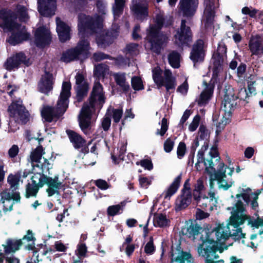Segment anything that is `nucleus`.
<instances>
[{
  "label": "nucleus",
  "instance_id": "1",
  "mask_svg": "<svg viewBox=\"0 0 263 263\" xmlns=\"http://www.w3.org/2000/svg\"><path fill=\"white\" fill-rule=\"evenodd\" d=\"M235 208L234 212L231 211L229 222L225 225L219 224L214 231H210L204 229L201 231V240L202 243L198 247L199 255L205 258L206 263H223L222 260L215 261L218 258L216 251L218 248V241L222 242L227 239L230 236L236 240L244 238L245 234L242 232L239 227L243 224L246 216L239 215ZM231 263H242L240 259L237 260L235 257H231Z\"/></svg>",
  "mask_w": 263,
  "mask_h": 263
},
{
  "label": "nucleus",
  "instance_id": "2",
  "mask_svg": "<svg viewBox=\"0 0 263 263\" xmlns=\"http://www.w3.org/2000/svg\"><path fill=\"white\" fill-rule=\"evenodd\" d=\"M102 16H96L92 18L90 16L81 13L78 16L79 35L81 40L77 46L64 52L62 57V61L68 63L73 60L85 58L90 49L89 43L85 35L95 32L97 34L96 41L98 46L105 47L111 44L114 35L103 29Z\"/></svg>",
  "mask_w": 263,
  "mask_h": 263
},
{
  "label": "nucleus",
  "instance_id": "3",
  "mask_svg": "<svg viewBox=\"0 0 263 263\" xmlns=\"http://www.w3.org/2000/svg\"><path fill=\"white\" fill-rule=\"evenodd\" d=\"M44 154L43 148L41 146L36 147L31 153L30 159L33 170H35V167H39L40 172L34 173L27 184L25 195L27 198L36 196L39 189L45 184L48 185L47 192L49 196L57 193L61 186V183L58 181V177L52 179L43 174V170H49L50 165L48 160L43 157Z\"/></svg>",
  "mask_w": 263,
  "mask_h": 263
},
{
  "label": "nucleus",
  "instance_id": "4",
  "mask_svg": "<svg viewBox=\"0 0 263 263\" xmlns=\"http://www.w3.org/2000/svg\"><path fill=\"white\" fill-rule=\"evenodd\" d=\"M13 13L12 16L10 11L3 10L0 11V17L3 19L5 27L11 32V35L7 41L11 45H15L27 40L29 37L25 27L17 24L12 18H18L21 21H27L29 19L27 5L17 4Z\"/></svg>",
  "mask_w": 263,
  "mask_h": 263
},
{
  "label": "nucleus",
  "instance_id": "5",
  "mask_svg": "<svg viewBox=\"0 0 263 263\" xmlns=\"http://www.w3.org/2000/svg\"><path fill=\"white\" fill-rule=\"evenodd\" d=\"M105 102L102 86L99 82H96L89 102L84 104L79 116V125L85 134L91 133V123L96 118L95 111L97 109L100 110Z\"/></svg>",
  "mask_w": 263,
  "mask_h": 263
},
{
  "label": "nucleus",
  "instance_id": "6",
  "mask_svg": "<svg viewBox=\"0 0 263 263\" xmlns=\"http://www.w3.org/2000/svg\"><path fill=\"white\" fill-rule=\"evenodd\" d=\"M236 201L234 205L232 207H229L227 210H231L234 212L235 208H237L236 212L239 215L246 216V219H244L243 223L245 221L248 222L249 225L253 227H258L263 223L262 219L258 217L256 220H253L251 217L246 213V206L250 202L251 206L252 209L256 210L258 206L257 201L258 199V194L253 193L249 187H239L238 189V193L236 195Z\"/></svg>",
  "mask_w": 263,
  "mask_h": 263
},
{
  "label": "nucleus",
  "instance_id": "7",
  "mask_svg": "<svg viewBox=\"0 0 263 263\" xmlns=\"http://www.w3.org/2000/svg\"><path fill=\"white\" fill-rule=\"evenodd\" d=\"M226 57V48L223 46H219L217 48L216 52L213 54L212 61L213 64V77L211 81L213 83L207 85L206 83L203 82L206 86L204 90L201 93L199 99L197 100L198 104L200 105H204L211 99L214 89V83L217 77L220 76L223 71V63Z\"/></svg>",
  "mask_w": 263,
  "mask_h": 263
},
{
  "label": "nucleus",
  "instance_id": "8",
  "mask_svg": "<svg viewBox=\"0 0 263 263\" xmlns=\"http://www.w3.org/2000/svg\"><path fill=\"white\" fill-rule=\"evenodd\" d=\"M70 89V83L68 82H63L56 108L45 106L42 110V115L45 121L48 122L55 121L64 114L68 106Z\"/></svg>",
  "mask_w": 263,
  "mask_h": 263
},
{
  "label": "nucleus",
  "instance_id": "9",
  "mask_svg": "<svg viewBox=\"0 0 263 263\" xmlns=\"http://www.w3.org/2000/svg\"><path fill=\"white\" fill-rule=\"evenodd\" d=\"M163 23V14L160 13L156 16L155 24L151 25L147 30V42L145 45V48L157 54L160 52L163 44L167 39L165 35L159 32Z\"/></svg>",
  "mask_w": 263,
  "mask_h": 263
},
{
  "label": "nucleus",
  "instance_id": "10",
  "mask_svg": "<svg viewBox=\"0 0 263 263\" xmlns=\"http://www.w3.org/2000/svg\"><path fill=\"white\" fill-rule=\"evenodd\" d=\"M214 164L211 160L205 162V170L211 176L214 175L215 178L217 180L219 187L225 190H228L234 183L231 176L234 172V168L227 167L223 163L220 162L218 164L217 170L214 167Z\"/></svg>",
  "mask_w": 263,
  "mask_h": 263
},
{
  "label": "nucleus",
  "instance_id": "11",
  "mask_svg": "<svg viewBox=\"0 0 263 263\" xmlns=\"http://www.w3.org/2000/svg\"><path fill=\"white\" fill-rule=\"evenodd\" d=\"M153 78L158 87L164 86L167 92L170 90H174L177 85L176 78L168 69L163 71L158 67L155 68L153 70Z\"/></svg>",
  "mask_w": 263,
  "mask_h": 263
},
{
  "label": "nucleus",
  "instance_id": "12",
  "mask_svg": "<svg viewBox=\"0 0 263 263\" xmlns=\"http://www.w3.org/2000/svg\"><path fill=\"white\" fill-rule=\"evenodd\" d=\"M8 110L10 116L13 117L15 121H21L22 123L27 122L28 112L22 105V101L18 100L16 102H12Z\"/></svg>",
  "mask_w": 263,
  "mask_h": 263
},
{
  "label": "nucleus",
  "instance_id": "13",
  "mask_svg": "<svg viewBox=\"0 0 263 263\" xmlns=\"http://www.w3.org/2000/svg\"><path fill=\"white\" fill-rule=\"evenodd\" d=\"M192 41V34L190 28L185 26V21H181L180 29L175 35V43L179 47L188 46Z\"/></svg>",
  "mask_w": 263,
  "mask_h": 263
},
{
  "label": "nucleus",
  "instance_id": "14",
  "mask_svg": "<svg viewBox=\"0 0 263 263\" xmlns=\"http://www.w3.org/2000/svg\"><path fill=\"white\" fill-rule=\"evenodd\" d=\"M188 181V180L186 181L182 194L176 200L175 209L176 211L185 209L191 202L192 196Z\"/></svg>",
  "mask_w": 263,
  "mask_h": 263
},
{
  "label": "nucleus",
  "instance_id": "15",
  "mask_svg": "<svg viewBox=\"0 0 263 263\" xmlns=\"http://www.w3.org/2000/svg\"><path fill=\"white\" fill-rule=\"evenodd\" d=\"M20 199L21 196L18 192H14L11 194L7 191L0 192V202L3 204L4 211L12 210L14 201L20 202Z\"/></svg>",
  "mask_w": 263,
  "mask_h": 263
},
{
  "label": "nucleus",
  "instance_id": "16",
  "mask_svg": "<svg viewBox=\"0 0 263 263\" xmlns=\"http://www.w3.org/2000/svg\"><path fill=\"white\" fill-rule=\"evenodd\" d=\"M248 47L251 53L253 59L256 57L257 58L263 56V37L259 35L251 36Z\"/></svg>",
  "mask_w": 263,
  "mask_h": 263
},
{
  "label": "nucleus",
  "instance_id": "17",
  "mask_svg": "<svg viewBox=\"0 0 263 263\" xmlns=\"http://www.w3.org/2000/svg\"><path fill=\"white\" fill-rule=\"evenodd\" d=\"M205 9L202 18L205 26L208 27L213 22L215 16V9L218 7V4L214 0H204Z\"/></svg>",
  "mask_w": 263,
  "mask_h": 263
},
{
  "label": "nucleus",
  "instance_id": "18",
  "mask_svg": "<svg viewBox=\"0 0 263 263\" xmlns=\"http://www.w3.org/2000/svg\"><path fill=\"white\" fill-rule=\"evenodd\" d=\"M34 35L35 43L37 46L43 47L50 43V32L46 27H39L36 30Z\"/></svg>",
  "mask_w": 263,
  "mask_h": 263
},
{
  "label": "nucleus",
  "instance_id": "19",
  "mask_svg": "<svg viewBox=\"0 0 263 263\" xmlns=\"http://www.w3.org/2000/svg\"><path fill=\"white\" fill-rule=\"evenodd\" d=\"M38 11L44 16H51L55 14L57 9L55 0H37Z\"/></svg>",
  "mask_w": 263,
  "mask_h": 263
},
{
  "label": "nucleus",
  "instance_id": "20",
  "mask_svg": "<svg viewBox=\"0 0 263 263\" xmlns=\"http://www.w3.org/2000/svg\"><path fill=\"white\" fill-rule=\"evenodd\" d=\"M198 0H180L179 10L186 17L193 16L198 8Z\"/></svg>",
  "mask_w": 263,
  "mask_h": 263
},
{
  "label": "nucleus",
  "instance_id": "21",
  "mask_svg": "<svg viewBox=\"0 0 263 263\" xmlns=\"http://www.w3.org/2000/svg\"><path fill=\"white\" fill-rule=\"evenodd\" d=\"M22 63L27 65L29 64L25 54L23 52H19L9 58L6 62L5 66L7 70H11L17 68Z\"/></svg>",
  "mask_w": 263,
  "mask_h": 263
},
{
  "label": "nucleus",
  "instance_id": "22",
  "mask_svg": "<svg viewBox=\"0 0 263 263\" xmlns=\"http://www.w3.org/2000/svg\"><path fill=\"white\" fill-rule=\"evenodd\" d=\"M209 197H206V196L203 195H198L197 194H195V197H194V200L196 201V202L198 206L202 208H205L207 207L208 204H210L212 205H215L217 203V198L215 197V194L214 192H210L209 193ZM212 208V205H211V209Z\"/></svg>",
  "mask_w": 263,
  "mask_h": 263
},
{
  "label": "nucleus",
  "instance_id": "23",
  "mask_svg": "<svg viewBox=\"0 0 263 263\" xmlns=\"http://www.w3.org/2000/svg\"><path fill=\"white\" fill-rule=\"evenodd\" d=\"M204 57V43L201 40L194 44L191 53L190 58L194 63L203 60Z\"/></svg>",
  "mask_w": 263,
  "mask_h": 263
},
{
  "label": "nucleus",
  "instance_id": "24",
  "mask_svg": "<svg viewBox=\"0 0 263 263\" xmlns=\"http://www.w3.org/2000/svg\"><path fill=\"white\" fill-rule=\"evenodd\" d=\"M236 105L235 100L232 98L230 95V90H229L224 97L221 107V111L227 117H230L233 110Z\"/></svg>",
  "mask_w": 263,
  "mask_h": 263
},
{
  "label": "nucleus",
  "instance_id": "25",
  "mask_svg": "<svg viewBox=\"0 0 263 263\" xmlns=\"http://www.w3.org/2000/svg\"><path fill=\"white\" fill-rule=\"evenodd\" d=\"M57 31L59 39L61 42H65L70 38V29L65 23L60 20L59 17L56 18Z\"/></svg>",
  "mask_w": 263,
  "mask_h": 263
},
{
  "label": "nucleus",
  "instance_id": "26",
  "mask_svg": "<svg viewBox=\"0 0 263 263\" xmlns=\"http://www.w3.org/2000/svg\"><path fill=\"white\" fill-rule=\"evenodd\" d=\"M53 78L52 74L49 72H46L42 76L39 84V89L40 91L45 94H47L52 89L53 83Z\"/></svg>",
  "mask_w": 263,
  "mask_h": 263
},
{
  "label": "nucleus",
  "instance_id": "27",
  "mask_svg": "<svg viewBox=\"0 0 263 263\" xmlns=\"http://www.w3.org/2000/svg\"><path fill=\"white\" fill-rule=\"evenodd\" d=\"M194 259L191 255L179 250H172L171 263H193Z\"/></svg>",
  "mask_w": 263,
  "mask_h": 263
},
{
  "label": "nucleus",
  "instance_id": "28",
  "mask_svg": "<svg viewBox=\"0 0 263 263\" xmlns=\"http://www.w3.org/2000/svg\"><path fill=\"white\" fill-rule=\"evenodd\" d=\"M131 9L138 20H143L148 16V5L146 2H139L134 4Z\"/></svg>",
  "mask_w": 263,
  "mask_h": 263
},
{
  "label": "nucleus",
  "instance_id": "29",
  "mask_svg": "<svg viewBox=\"0 0 263 263\" xmlns=\"http://www.w3.org/2000/svg\"><path fill=\"white\" fill-rule=\"evenodd\" d=\"M77 98L81 101L88 90L87 84L84 82V77L82 74L78 73L76 76Z\"/></svg>",
  "mask_w": 263,
  "mask_h": 263
},
{
  "label": "nucleus",
  "instance_id": "30",
  "mask_svg": "<svg viewBox=\"0 0 263 263\" xmlns=\"http://www.w3.org/2000/svg\"><path fill=\"white\" fill-rule=\"evenodd\" d=\"M66 133L75 148H83L85 145V140L80 135L70 130H67Z\"/></svg>",
  "mask_w": 263,
  "mask_h": 263
},
{
  "label": "nucleus",
  "instance_id": "31",
  "mask_svg": "<svg viewBox=\"0 0 263 263\" xmlns=\"http://www.w3.org/2000/svg\"><path fill=\"white\" fill-rule=\"evenodd\" d=\"M181 180V177L177 176L168 188L163 192L162 195L164 196V199H170L171 197L176 193L179 186Z\"/></svg>",
  "mask_w": 263,
  "mask_h": 263
},
{
  "label": "nucleus",
  "instance_id": "32",
  "mask_svg": "<svg viewBox=\"0 0 263 263\" xmlns=\"http://www.w3.org/2000/svg\"><path fill=\"white\" fill-rule=\"evenodd\" d=\"M113 77L116 84L124 91H126L129 88V85L126 81L125 73H115Z\"/></svg>",
  "mask_w": 263,
  "mask_h": 263
},
{
  "label": "nucleus",
  "instance_id": "33",
  "mask_svg": "<svg viewBox=\"0 0 263 263\" xmlns=\"http://www.w3.org/2000/svg\"><path fill=\"white\" fill-rule=\"evenodd\" d=\"M22 244V240L8 239L6 241V243L3 245L4 247L5 252L6 253H10L18 250Z\"/></svg>",
  "mask_w": 263,
  "mask_h": 263
},
{
  "label": "nucleus",
  "instance_id": "34",
  "mask_svg": "<svg viewBox=\"0 0 263 263\" xmlns=\"http://www.w3.org/2000/svg\"><path fill=\"white\" fill-rule=\"evenodd\" d=\"M153 222L155 227H165L169 225L170 220L165 215L158 213L154 215Z\"/></svg>",
  "mask_w": 263,
  "mask_h": 263
},
{
  "label": "nucleus",
  "instance_id": "35",
  "mask_svg": "<svg viewBox=\"0 0 263 263\" xmlns=\"http://www.w3.org/2000/svg\"><path fill=\"white\" fill-rule=\"evenodd\" d=\"M94 75L98 78H104L109 73L108 67L103 64L96 65L93 70Z\"/></svg>",
  "mask_w": 263,
  "mask_h": 263
},
{
  "label": "nucleus",
  "instance_id": "36",
  "mask_svg": "<svg viewBox=\"0 0 263 263\" xmlns=\"http://www.w3.org/2000/svg\"><path fill=\"white\" fill-rule=\"evenodd\" d=\"M125 0H115L112 6V12L114 18L117 19L123 12L124 4Z\"/></svg>",
  "mask_w": 263,
  "mask_h": 263
},
{
  "label": "nucleus",
  "instance_id": "37",
  "mask_svg": "<svg viewBox=\"0 0 263 263\" xmlns=\"http://www.w3.org/2000/svg\"><path fill=\"white\" fill-rule=\"evenodd\" d=\"M168 60L171 66L174 68H178L180 66V55L176 52L172 51L168 55Z\"/></svg>",
  "mask_w": 263,
  "mask_h": 263
},
{
  "label": "nucleus",
  "instance_id": "38",
  "mask_svg": "<svg viewBox=\"0 0 263 263\" xmlns=\"http://www.w3.org/2000/svg\"><path fill=\"white\" fill-rule=\"evenodd\" d=\"M21 176L20 173H17L15 175L10 174L8 176L7 182L12 190L18 188Z\"/></svg>",
  "mask_w": 263,
  "mask_h": 263
},
{
  "label": "nucleus",
  "instance_id": "39",
  "mask_svg": "<svg viewBox=\"0 0 263 263\" xmlns=\"http://www.w3.org/2000/svg\"><path fill=\"white\" fill-rule=\"evenodd\" d=\"M107 112L109 115V117L111 115L114 121L118 123L123 115V110L121 108H112L111 106L108 109Z\"/></svg>",
  "mask_w": 263,
  "mask_h": 263
},
{
  "label": "nucleus",
  "instance_id": "40",
  "mask_svg": "<svg viewBox=\"0 0 263 263\" xmlns=\"http://www.w3.org/2000/svg\"><path fill=\"white\" fill-rule=\"evenodd\" d=\"M87 252V247L85 243H81L78 245L77 249L76 251V253L80 260H74L73 263L80 262V259L82 257H84L86 256Z\"/></svg>",
  "mask_w": 263,
  "mask_h": 263
},
{
  "label": "nucleus",
  "instance_id": "41",
  "mask_svg": "<svg viewBox=\"0 0 263 263\" xmlns=\"http://www.w3.org/2000/svg\"><path fill=\"white\" fill-rule=\"evenodd\" d=\"M208 142L204 141L203 146H202L200 150H199L197 154V162L195 164V167L197 170H199L200 168L198 167L199 163H202L204 161V152L208 149Z\"/></svg>",
  "mask_w": 263,
  "mask_h": 263
},
{
  "label": "nucleus",
  "instance_id": "42",
  "mask_svg": "<svg viewBox=\"0 0 263 263\" xmlns=\"http://www.w3.org/2000/svg\"><path fill=\"white\" fill-rule=\"evenodd\" d=\"M205 189L203 181L201 179H199L194 185L193 197H195V194L203 195V192L205 190Z\"/></svg>",
  "mask_w": 263,
  "mask_h": 263
},
{
  "label": "nucleus",
  "instance_id": "43",
  "mask_svg": "<svg viewBox=\"0 0 263 263\" xmlns=\"http://www.w3.org/2000/svg\"><path fill=\"white\" fill-rule=\"evenodd\" d=\"M132 86L135 90H140L144 89L142 81L139 77L135 76L132 78Z\"/></svg>",
  "mask_w": 263,
  "mask_h": 263
},
{
  "label": "nucleus",
  "instance_id": "44",
  "mask_svg": "<svg viewBox=\"0 0 263 263\" xmlns=\"http://www.w3.org/2000/svg\"><path fill=\"white\" fill-rule=\"evenodd\" d=\"M230 95L231 97L234 98L235 100L237 99L246 100L247 98L249 97V93L245 88H240L237 96L234 95L230 90Z\"/></svg>",
  "mask_w": 263,
  "mask_h": 263
},
{
  "label": "nucleus",
  "instance_id": "45",
  "mask_svg": "<svg viewBox=\"0 0 263 263\" xmlns=\"http://www.w3.org/2000/svg\"><path fill=\"white\" fill-rule=\"evenodd\" d=\"M175 138L172 137L168 138L164 142V150L166 153H170L173 149L175 145Z\"/></svg>",
  "mask_w": 263,
  "mask_h": 263
},
{
  "label": "nucleus",
  "instance_id": "46",
  "mask_svg": "<svg viewBox=\"0 0 263 263\" xmlns=\"http://www.w3.org/2000/svg\"><path fill=\"white\" fill-rule=\"evenodd\" d=\"M230 121V117H227L224 114L222 115V117L220 119L218 123H216L217 129L216 132H220L226 125H227Z\"/></svg>",
  "mask_w": 263,
  "mask_h": 263
},
{
  "label": "nucleus",
  "instance_id": "47",
  "mask_svg": "<svg viewBox=\"0 0 263 263\" xmlns=\"http://www.w3.org/2000/svg\"><path fill=\"white\" fill-rule=\"evenodd\" d=\"M202 231L203 230H202V228L199 226L198 224H191L187 229V231L188 233L190 235L195 236L196 235H197L200 231Z\"/></svg>",
  "mask_w": 263,
  "mask_h": 263
},
{
  "label": "nucleus",
  "instance_id": "48",
  "mask_svg": "<svg viewBox=\"0 0 263 263\" xmlns=\"http://www.w3.org/2000/svg\"><path fill=\"white\" fill-rule=\"evenodd\" d=\"M111 119L108 112L106 114L101 121V127L104 131H107L110 126Z\"/></svg>",
  "mask_w": 263,
  "mask_h": 263
},
{
  "label": "nucleus",
  "instance_id": "49",
  "mask_svg": "<svg viewBox=\"0 0 263 263\" xmlns=\"http://www.w3.org/2000/svg\"><path fill=\"white\" fill-rule=\"evenodd\" d=\"M168 129V124L167 119L165 118H163L161 122V129H157L156 132L157 135H160L161 136H163L166 131Z\"/></svg>",
  "mask_w": 263,
  "mask_h": 263
},
{
  "label": "nucleus",
  "instance_id": "50",
  "mask_svg": "<svg viewBox=\"0 0 263 263\" xmlns=\"http://www.w3.org/2000/svg\"><path fill=\"white\" fill-rule=\"evenodd\" d=\"M155 251V248L153 243V239L152 237L150 238L149 241L146 244L144 247V252L148 255H151L154 253Z\"/></svg>",
  "mask_w": 263,
  "mask_h": 263
},
{
  "label": "nucleus",
  "instance_id": "51",
  "mask_svg": "<svg viewBox=\"0 0 263 263\" xmlns=\"http://www.w3.org/2000/svg\"><path fill=\"white\" fill-rule=\"evenodd\" d=\"M186 152V145L183 142H180L177 151V157L179 159H182Z\"/></svg>",
  "mask_w": 263,
  "mask_h": 263
},
{
  "label": "nucleus",
  "instance_id": "52",
  "mask_svg": "<svg viewBox=\"0 0 263 263\" xmlns=\"http://www.w3.org/2000/svg\"><path fill=\"white\" fill-rule=\"evenodd\" d=\"M97 7L99 13L101 15H105L106 13V4L103 0H98L97 3Z\"/></svg>",
  "mask_w": 263,
  "mask_h": 263
},
{
  "label": "nucleus",
  "instance_id": "53",
  "mask_svg": "<svg viewBox=\"0 0 263 263\" xmlns=\"http://www.w3.org/2000/svg\"><path fill=\"white\" fill-rule=\"evenodd\" d=\"M200 120V117L199 115H196L194 118L192 122L189 126V129L190 132H194L197 129L199 125Z\"/></svg>",
  "mask_w": 263,
  "mask_h": 263
},
{
  "label": "nucleus",
  "instance_id": "54",
  "mask_svg": "<svg viewBox=\"0 0 263 263\" xmlns=\"http://www.w3.org/2000/svg\"><path fill=\"white\" fill-rule=\"evenodd\" d=\"M121 207L119 204L109 206L107 209V213L110 216H115L119 213Z\"/></svg>",
  "mask_w": 263,
  "mask_h": 263
},
{
  "label": "nucleus",
  "instance_id": "55",
  "mask_svg": "<svg viewBox=\"0 0 263 263\" xmlns=\"http://www.w3.org/2000/svg\"><path fill=\"white\" fill-rule=\"evenodd\" d=\"M242 13L245 14H248L251 17H255L258 12V10L248 7H243L242 9Z\"/></svg>",
  "mask_w": 263,
  "mask_h": 263
},
{
  "label": "nucleus",
  "instance_id": "56",
  "mask_svg": "<svg viewBox=\"0 0 263 263\" xmlns=\"http://www.w3.org/2000/svg\"><path fill=\"white\" fill-rule=\"evenodd\" d=\"M19 152V148L17 145H13L8 150V156L11 159H13L16 157Z\"/></svg>",
  "mask_w": 263,
  "mask_h": 263
},
{
  "label": "nucleus",
  "instance_id": "57",
  "mask_svg": "<svg viewBox=\"0 0 263 263\" xmlns=\"http://www.w3.org/2000/svg\"><path fill=\"white\" fill-rule=\"evenodd\" d=\"M136 164L140 165L141 166L143 167L144 168L147 169L149 171H151V170H152V168L153 167V164H152L151 161L147 160V159H145V160H141V161H139V162H137Z\"/></svg>",
  "mask_w": 263,
  "mask_h": 263
},
{
  "label": "nucleus",
  "instance_id": "58",
  "mask_svg": "<svg viewBox=\"0 0 263 263\" xmlns=\"http://www.w3.org/2000/svg\"><path fill=\"white\" fill-rule=\"evenodd\" d=\"M138 45L135 43L129 44L127 45L126 49L128 53L133 55L138 53Z\"/></svg>",
  "mask_w": 263,
  "mask_h": 263
},
{
  "label": "nucleus",
  "instance_id": "59",
  "mask_svg": "<svg viewBox=\"0 0 263 263\" xmlns=\"http://www.w3.org/2000/svg\"><path fill=\"white\" fill-rule=\"evenodd\" d=\"M139 181L140 186L145 189L148 187L152 182V180L147 177H140Z\"/></svg>",
  "mask_w": 263,
  "mask_h": 263
},
{
  "label": "nucleus",
  "instance_id": "60",
  "mask_svg": "<svg viewBox=\"0 0 263 263\" xmlns=\"http://www.w3.org/2000/svg\"><path fill=\"white\" fill-rule=\"evenodd\" d=\"M53 247L56 251L59 252H64L67 249V247L61 241H55Z\"/></svg>",
  "mask_w": 263,
  "mask_h": 263
},
{
  "label": "nucleus",
  "instance_id": "61",
  "mask_svg": "<svg viewBox=\"0 0 263 263\" xmlns=\"http://www.w3.org/2000/svg\"><path fill=\"white\" fill-rule=\"evenodd\" d=\"M189 85L186 80H185V81L182 84L178 87L177 91L180 93L185 95L187 93Z\"/></svg>",
  "mask_w": 263,
  "mask_h": 263
},
{
  "label": "nucleus",
  "instance_id": "62",
  "mask_svg": "<svg viewBox=\"0 0 263 263\" xmlns=\"http://www.w3.org/2000/svg\"><path fill=\"white\" fill-rule=\"evenodd\" d=\"M95 184L101 190H106L109 187V185L107 182L102 179H98L96 180L95 181Z\"/></svg>",
  "mask_w": 263,
  "mask_h": 263
},
{
  "label": "nucleus",
  "instance_id": "63",
  "mask_svg": "<svg viewBox=\"0 0 263 263\" xmlns=\"http://www.w3.org/2000/svg\"><path fill=\"white\" fill-rule=\"evenodd\" d=\"M209 214L204 212L199 209H197L196 212V217L197 219L201 220L208 217Z\"/></svg>",
  "mask_w": 263,
  "mask_h": 263
},
{
  "label": "nucleus",
  "instance_id": "64",
  "mask_svg": "<svg viewBox=\"0 0 263 263\" xmlns=\"http://www.w3.org/2000/svg\"><path fill=\"white\" fill-rule=\"evenodd\" d=\"M128 62L129 59H125L122 57H119L116 60V64L120 67H123L126 65L128 63Z\"/></svg>",
  "mask_w": 263,
  "mask_h": 263
}]
</instances>
